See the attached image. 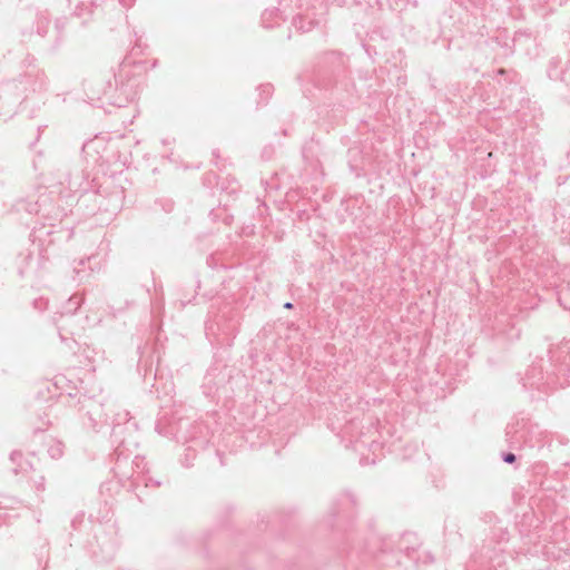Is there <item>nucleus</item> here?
I'll list each match as a JSON object with an SVG mask.
<instances>
[{
    "mask_svg": "<svg viewBox=\"0 0 570 570\" xmlns=\"http://www.w3.org/2000/svg\"><path fill=\"white\" fill-rule=\"evenodd\" d=\"M98 99L104 102L125 107L135 100L138 95L139 82L129 70V66L122 62L118 72H111L108 77L97 82Z\"/></svg>",
    "mask_w": 570,
    "mask_h": 570,
    "instance_id": "obj_1",
    "label": "nucleus"
},
{
    "mask_svg": "<svg viewBox=\"0 0 570 570\" xmlns=\"http://www.w3.org/2000/svg\"><path fill=\"white\" fill-rule=\"evenodd\" d=\"M550 354L551 350H548L549 358L547 361L540 357L530 365L522 379L524 387L549 392L563 385L559 380V373L566 371L570 373V364L567 368L562 365L557 368V366L552 364V356Z\"/></svg>",
    "mask_w": 570,
    "mask_h": 570,
    "instance_id": "obj_2",
    "label": "nucleus"
},
{
    "mask_svg": "<svg viewBox=\"0 0 570 570\" xmlns=\"http://www.w3.org/2000/svg\"><path fill=\"white\" fill-rule=\"evenodd\" d=\"M47 87L43 71L32 70L18 79L7 80L0 86V98L8 106H14L27 97L28 91H39Z\"/></svg>",
    "mask_w": 570,
    "mask_h": 570,
    "instance_id": "obj_3",
    "label": "nucleus"
},
{
    "mask_svg": "<svg viewBox=\"0 0 570 570\" xmlns=\"http://www.w3.org/2000/svg\"><path fill=\"white\" fill-rule=\"evenodd\" d=\"M505 441L511 450L533 449L542 442V431L529 420H518L505 428Z\"/></svg>",
    "mask_w": 570,
    "mask_h": 570,
    "instance_id": "obj_4",
    "label": "nucleus"
},
{
    "mask_svg": "<svg viewBox=\"0 0 570 570\" xmlns=\"http://www.w3.org/2000/svg\"><path fill=\"white\" fill-rule=\"evenodd\" d=\"M78 405L80 417L87 429L97 431L107 421L104 405L96 397L83 395L79 397Z\"/></svg>",
    "mask_w": 570,
    "mask_h": 570,
    "instance_id": "obj_5",
    "label": "nucleus"
},
{
    "mask_svg": "<svg viewBox=\"0 0 570 570\" xmlns=\"http://www.w3.org/2000/svg\"><path fill=\"white\" fill-rule=\"evenodd\" d=\"M322 21V13L317 16L314 11L307 9L305 12L297 13L293 17L292 24L297 31L304 33L318 27Z\"/></svg>",
    "mask_w": 570,
    "mask_h": 570,
    "instance_id": "obj_6",
    "label": "nucleus"
},
{
    "mask_svg": "<svg viewBox=\"0 0 570 570\" xmlns=\"http://www.w3.org/2000/svg\"><path fill=\"white\" fill-rule=\"evenodd\" d=\"M344 65V57L340 51H327L320 57V72L338 73Z\"/></svg>",
    "mask_w": 570,
    "mask_h": 570,
    "instance_id": "obj_7",
    "label": "nucleus"
},
{
    "mask_svg": "<svg viewBox=\"0 0 570 570\" xmlns=\"http://www.w3.org/2000/svg\"><path fill=\"white\" fill-rule=\"evenodd\" d=\"M547 75L551 80H558L570 87V58L561 66V59L553 57L550 59Z\"/></svg>",
    "mask_w": 570,
    "mask_h": 570,
    "instance_id": "obj_8",
    "label": "nucleus"
},
{
    "mask_svg": "<svg viewBox=\"0 0 570 570\" xmlns=\"http://www.w3.org/2000/svg\"><path fill=\"white\" fill-rule=\"evenodd\" d=\"M137 428L136 422H131L130 413L126 410L118 412L112 421V436L124 443L125 440L120 439L124 430H135Z\"/></svg>",
    "mask_w": 570,
    "mask_h": 570,
    "instance_id": "obj_9",
    "label": "nucleus"
},
{
    "mask_svg": "<svg viewBox=\"0 0 570 570\" xmlns=\"http://www.w3.org/2000/svg\"><path fill=\"white\" fill-rule=\"evenodd\" d=\"M48 455L53 460H59L63 455V443L50 438L46 442Z\"/></svg>",
    "mask_w": 570,
    "mask_h": 570,
    "instance_id": "obj_10",
    "label": "nucleus"
},
{
    "mask_svg": "<svg viewBox=\"0 0 570 570\" xmlns=\"http://www.w3.org/2000/svg\"><path fill=\"white\" fill-rule=\"evenodd\" d=\"M14 207H16L17 212L24 210L28 214H38L40 205L38 204V202H29L26 199H19L14 204Z\"/></svg>",
    "mask_w": 570,
    "mask_h": 570,
    "instance_id": "obj_11",
    "label": "nucleus"
},
{
    "mask_svg": "<svg viewBox=\"0 0 570 570\" xmlns=\"http://www.w3.org/2000/svg\"><path fill=\"white\" fill-rule=\"evenodd\" d=\"M81 305V298L77 295L71 296L66 306L63 307V312H61V317L65 315H73Z\"/></svg>",
    "mask_w": 570,
    "mask_h": 570,
    "instance_id": "obj_12",
    "label": "nucleus"
},
{
    "mask_svg": "<svg viewBox=\"0 0 570 570\" xmlns=\"http://www.w3.org/2000/svg\"><path fill=\"white\" fill-rule=\"evenodd\" d=\"M49 26H50V20L47 16L45 14H37L36 17V32L41 36V37H45L48 32V29H49Z\"/></svg>",
    "mask_w": 570,
    "mask_h": 570,
    "instance_id": "obj_13",
    "label": "nucleus"
},
{
    "mask_svg": "<svg viewBox=\"0 0 570 570\" xmlns=\"http://www.w3.org/2000/svg\"><path fill=\"white\" fill-rule=\"evenodd\" d=\"M259 100L257 101V105H266L268 99L272 97L274 87L272 83H264L258 86L257 88Z\"/></svg>",
    "mask_w": 570,
    "mask_h": 570,
    "instance_id": "obj_14",
    "label": "nucleus"
},
{
    "mask_svg": "<svg viewBox=\"0 0 570 570\" xmlns=\"http://www.w3.org/2000/svg\"><path fill=\"white\" fill-rule=\"evenodd\" d=\"M558 302L564 309H570V282L566 286L560 287Z\"/></svg>",
    "mask_w": 570,
    "mask_h": 570,
    "instance_id": "obj_15",
    "label": "nucleus"
},
{
    "mask_svg": "<svg viewBox=\"0 0 570 570\" xmlns=\"http://www.w3.org/2000/svg\"><path fill=\"white\" fill-rule=\"evenodd\" d=\"M132 464L135 466V472L137 473L136 476H138L139 479L146 473H148V470L146 469L147 463L145 462L144 458L136 456L135 460L132 461Z\"/></svg>",
    "mask_w": 570,
    "mask_h": 570,
    "instance_id": "obj_16",
    "label": "nucleus"
},
{
    "mask_svg": "<svg viewBox=\"0 0 570 570\" xmlns=\"http://www.w3.org/2000/svg\"><path fill=\"white\" fill-rule=\"evenodd\" d=\"M35 470H36V468H35L33 463H32V462H30V461H28V460H23L22 462H20V463L18 464V466H14V468L12 469V471H13V473H14V474H18V473H27V472H29V471H35Z\"/></svg>",
    "mask_w": 570,
    "mask_h": 570,
    "instance_id": "obj_17",
    "label": "nucleus"
},
{
    "mask_svg": "<svg viewBox=\"0 0 570 570\" xmlns=\"http://www.w3.org/2000/svg\"><path fill=\"white\" fill-rule=\"evenodd\" d=\"M135 481L136 482H142L145 484V487H160L161 482L160 481H157V480H154L151 476H147L146 474L142 475L140 479L138 476H135Z\"/></svg>",
    "mask_w": 570,
    "mask_h": 570,
    "instance_id": "obj_18",
    "label": "nucleus"
},
{
    "mask_svg": "<svg viewBox=\"0 0 570 570\" xmlns=\"http://www.w3.org/2000/svg\"><path fill=\"white\" fill-rule=\"evenodd\" d=\"M91 7L97 8L94 3H91ZM92 13H94L92 8H90V9L83 8V3L81 4V7L78 6L75 11V16L78 18L83 17L86 14L91 16Z\"/></svg>",
    "mask_w": 570,
    "mask_h": 570,
    "instance_id": "obj_19",
    "label": "nucleus"
},
{
    "mask_svg": "<svg viewBox=\"0 0 570 570\" xmlns=\"http://www.w3.org/2000/svg\"><path fill=\"white\" fill-rule=\"evenodd\" d=\"M501 459L507 464H513L517 461V455L512 452H502Z\"/></svg>",
    "mask_w": 570,
    "mask_h": 570,
    "instance_id": "obj_20",
    "label": "nucleus"
},
{
    "mask_svg": "<svg viewBox=\"0 0 570 570\" xmlns=\"http://www.w3.org/2000/svg\"><path fill=\"white\" fill-rule=\"evenodd\" d=\"M10 461L14 466H18V464L23 461V454L20 451H12L10 454Z\"/></svg>",
    "mask_w": 570,
    "mask_h": 570,
    "instance_id": "obj_21",
    "label": "nucleus"
},
{
    "mask_svg": "<svg viewBox=\"0 0 570 570\" xmlns=\"http://www.w3.org/2000/svg\"><path fill=\"white\" fill-rule=\"evenodd\" d=\"M45 482H46V480H45V476H42V475H40L38 478V480H35V487H36V490L38 492H43L45 491V489H46L45 488Z\"/></svg>",
    "mask_w": 570,
    "mask_h": 570,
    "instance_id": "obj_22",
    "label": "nucleus"
},
{
    "mask_svg": "<svg viewBox=\"0 0 570 570\" xmlns=\"http://www.w3.org/2000/svg\"><path fill=\"white\" fill-rule=\"evenodd\" d=\"M273 14H274V11H267V10L263 13V16H262V21H263V23H264V26H265L266 28H269V27H271V26H268L266 22H267V20L269 19V17H272Z\"/></svg>",
    "mask_w": 570,
    "mask_h": 570,
    "instance_id": "obj_23",
    "label": "nucleus"
},
{
    "mask_svg": "<svg viewBox=\"0 0 570 570\" xmlns=\"http://www.w3.org/2000/svg\"><path fill=\"white\" fill-rule=\"evenodd\" d=\"M63 27H65V22L62 20H57L56 21V29L59 32V39H61L60 33H61V30L63 29Z\"/></svg>",
    "mask_w": 570,
    "mask_h": 570,
    "instance_id": "obj_24",
    "label": "nucleus"
},
{
    "mask_svg": "<svg viewBox=\"0 0 570 570\" xmlns=\"http://www.w3.org/2000/svg\"><path fill=\"white\" fill-rule=\"evenodd\" d=\"M73 272L76 273V277L81 281L82 279V276H80V269H78L77 267L73 268Z\"/></svg>",
    "mask_w": 570,
    "mask_h": 570,
    "instance_id": "obj_25",
    "label": "nucleus"
},
{
    "mask_svg": "<svg viewBox=\"0 0 570 570\" xmlns=\"http://www.w3.org/2000/svg\"><path fill=\"white\" fill-rule=\"evenodd\" d=\"M284 308L286 309H292L294 307L293 303L291 302H286L284 305H283Z\"/></svg>",
    "mask_w": 570,
    "mask_h": 570,
    "instance_id": "obj_26",
    "label": "nucleus"
},
{
    "mask_svg": "<svg viewBox=\"0 0 570 570\" xmlns=\"http://www.w3.org/2000/svg\"><path fill=\"white\" fill-rule=\"evenodd\" d=\"M347 497H348V499H350L351 503L354 505V504H355V499H354V497H353L352 494H350V493L347 494Z\"/></svg>",
    "mask_w": 570,
    "mask_h": 570,
    "instance_id": "obj_27",
    "label": "nucleus"
},
{
    "mask_svg": "<svg viewBox=\"0 0 570 570\" xmlns=\"http://www.w3.org/2000/svg\"><path fill=\"white\" fill-rule=\"evenodd\" d=\"M505 73H507V70H505V69H502V68H501V69H499V70H498V75H505Z\"/></svg>",
    "mask_w": 570,
    "mask_h": 570,
    "instance_id": "obj_28",
    "label": "nucleus"
},
{
    "mask_svg": "<svg viewBox=\"0 0 570 570\" xmlns=\"http://www.w3.org/2000/svg\"><path fill=\"white\" fill-rule=\"evenodd\" d=\"M58 331H59V336H60L61 341H66V337L62 335L60 327H58Z\"/></svg>",
    "mask_w": 570,
    "mask_h": 570,
    "instance_id": "obj_29",
    "label": "nucleus"
},
{
    "mask_svg": "<svg viewBox=\"0 0 570 570\" xmlns=\"http://www.w3.org/2000/svg\"><path fill=\"white\" fill-rule=\"evenodd\" d=\"M213 156H214V157H216V158H218V157H219V154H218V151H217L216 149H215V150H213Z\"/></svg>",
    "mask_w": 570,
    "mask_h": 570,
    "instance_id": "obj_30",
    "label": "nucleus"
},
{
    "mask_svg": "<svg viewBox=\"0 0 570 570\" xmlns=\"http://www.w3.org/2000/svg\"><path fill=\"white\" fill-rule=\"evenodd\" d=\"M40 431H41V429H40V428H37V429H35L33 433H35V434H38Z\"/></svg>",
    "mask_w": 570,
    "mask_h": 570,
    "instance_id": "obj_31",
    "label": "nucleus"
},
{
    "mask_svg": "<svg viewBox=\"0 0 570 570\" xmlns=\"http://www.w3.org/2000/svg\"><path fill=\"white\" fill-rule=\"evenodd\" d=\"M210 216L213 217V220L216 219V216L214 215V210L210 212Z\"/></svg>",
    "mask_w": 570,
    "mask_h": 570,
    "instance_id": "obj_32",
    "label": "nucleus"
},
{
    "mask_svg": "<svg viewBox=\"0 0 570 570\" xmlns=\"http://www.w3.org/2000/svg\"><path fill=\"white\" fill-rule=\"evenodd\" d=\"M519 35H520L519 32H517V33H515V37L513 38V41H517V37H518Z\"/></svg>",
    "mask_w": 570,
    "mask_h": 570,
    "instance_id": "obj_33",
    "label": "nucleus"
},
{
    "mask_svg": "<svg viewBox=\"0 0 570 570\" xmlns=\"http://www.w3.org/2000/svg\"><path fill=\"white\" fill-rule=\"evenodd\" d=\"M79 265H85V261H83V259H81V261L79 262Z\"/></svg>",
    "mask_w": 570,
    "mask_h": 570,
    "instance_id": "obj_34",
    "label": "nucleus"
}]
</instances>
